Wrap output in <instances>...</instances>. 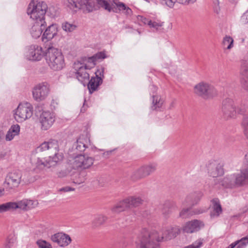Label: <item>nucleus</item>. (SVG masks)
<instances>
[{"label": "nucleus", "instance_id": "obj_1", "mask_svg": "<svg viewBox=\"0 0 248 248\" xmlns=\"http://www.w3.org/2000/svg\"><path fill=\"white\" fill-rule=\"evenodd\" d=\"M180 230L177 227H163L159 232L155 230L149 232L143 230L140 237L136 243V248H160L157 242L170 240L176 236Z\"/></svg>", "mask_w": 248, "mask_h": 248}, {"label": "nucleus", "instance_id": "obj_2", "mask_svg": "<svg viewBox=\"0 0 248 248\" xmlns=\"http://www.w3.org/2000/svg\"><path fill=\"white\" fill-rule=\"evenodd\" d=\"M47 6L46 4L40 0H32L29 5L27 14L33 20H35L31 30L32 37L37 38L41 35L46 26L44 16Z\"/></svg>", "mask_w": 248, "mask_h": 248}, {"label": "nucleus", "instance_id": "obj_3", "mask_svg": "<svg viewBox=\"0 0 248 248\" xmlns=\"http://www.w3.org/2000/svg\"><path fill=\"white\" fill-rule=\"evenodd\" d=\"M37 150L42 152L48 150L50 153L54 154L53 156H49L46 158H38L36 165L40 169H43L45 167L48 168L54 166L63 159L62 154L59 152V146L57 140H50L48 141H45L37 148Z\"/></svg>", "mask_w": 248, "mask_h": 248}, {"label": "nucleus", "instance_id": "obj_4", "mask_svg": "<svg viewBox=\"0 0 248 248\" xmlns=\"http://www.w3.org/2000/svg\"><path fill=\"white\" fill-rule=\"evenodd\" d=\"M218 183L226 188H234L248 184V168L242 167L240 172L227 175Z\"/></svg>", "mask_w": 248, "mask_h": 248}, {"label": "nucleus", "instance_id": "obj_5", "mask_svg": "<svg viewBox=\"0 0 248 248\" xmlns=\"http://www.w3.org/2000/svg\"><path fill=\"white\" fill-rule=\"evenodd\" d=\"M45 57L48 65L53 70H61L65 66L64 57L58 48L48 47L45 52Z\"/></svg>", "mask_w": 248, "mask_h": 248}, {"label": "nucleus", "instance_id": "obj_6", "mask_svg": "<svg viewBox=\"0 0 248 248\" xmlns=\"http://www.w3.org/2000/svg\"><path fill=\"white\" fill-rule=\"evenodd\" d=\"M33 107L28 102L20 103L14 111V117L18 123H22L30 118L32 115Z\"/></svg>", "mask_w": 248, "mask_h": 248}, {"label": "nucleus", "instance_id": "obj_7", "mask_svg": "<svg viewBox=\"0 0 248 248\" xmlns=\"http://www.w3.org/2000/svg\"><path fill=\"white\" fill-rule=\"evenodd\" d=\"M64 4L70 9L76 11L82 9L88 12L95 10L94 0H65Z\"/></svg>", "mask_w": 248, "mask_h": 248}, {"label": "nucleus", "instance_id": "obj_8", "mask_svg": "<svg viewBox=\"0 0 248 248\" xmlns=\"http://www.w3.org/2000/svg\"><path fill=\"white\" fill-rule=\"evenodd\" d=\"M142 200L140 197H128L115 205L112 208V211L114 213H119L124 211L127 208L138 206L142 203Z\"/></svg>", "mask_w": 248, "mask_h": 248}, {"label": "nucleus", "instance_id": "obj_9", "mask_svg": "<svg viewBox=\"0 0 248 248\" xmlns=\"http://www.w3.org/2000/svg\"><path fill=\"white\" fill-rule=\"evenodd\" d=\"M50 93V86L47 82L39 83L33 88L32 93L33 99L37 102L45 100Z\"/></svg>", "mask_w": 248, "mask_h": 248}, {"label": "nucleus", "instance_id": "obj_10", "mask_svg": "<svg viewBox=\"0 0 248 248\" xmlns=\"http://www.w3.org/2000/svg\"><path fill=\"white\" fill-rule=\"evenodd\" d=\"M94 158L85 155H79L74 158L72 165L74 169L84 170L89 169L93 164Z\"/></svg>", "mask_w": 248, "mask_h": 248}, {"label": "nucleus", "instance_id": "obj_11", "mask_svg": "<svg viewBox=\"0 0 248 248\" xmlns=\"http://www.w3.org/2000/svg\"><path fill=\"white\" fill-rule=\"evenodd\" d=\"M194 92L199 96L208 98L216 94L215 88L209 83L201 82L194 87Z\"/></svg>", "mask_w": 248, "mask_h": 248}, {"label": "nucleus", "instance_id": "obj_12", "mask_svg": "<svg viewBox=\"0 0 248 248\" xmlns=\"http://www.w3.org/2000/svg\"><path fill=\"white\" fill-rule=\"evenodd\" d=\"M22 174L20 172L15 171L9 173L5 178L3 185L8 190L17 188L21 182Z\"/></svg>", "mask_w": 248, "mask_h": 248}, {"label": "nucleus", "instance_id": "obj_13", "mask_svg": "<svg viewBox=\"0 0 248 248\" xmlns=\"http://www.w3.org/2000/svg\"><path fill=\"white\" fill-rule=\"evenodd\" d=\"M156 169V165L154 163L149 164L142 166L135 170L131 175L133 180L145 178L153 173Z\"/></svg>", "mask_w": 248, "mask_h": 248}, {"label": "nucleus", "instance_id": "obj_14", "mask_svg": "<svg viewBox=\"0 0 248 248\" xmlns=\"http://www.w3.org/2000/svg\"><path fill=\"white\" fill-rule=\"evenodd\" d=\"M221 112L222 116L225 120H228L235 116V107L232 99L227 98L223 101Z\"/></svg>", "mask_w": 248, "mask_h": 248}, {"label": "nucleus", "instance_id": "obj_15", "mask_svg": "<svg viewBox=\"0 0 248 248\" xmlns=\"http://www.w3.org/2000/svg\"><path fill=\"white\" fill-rule=\"evenodd\" d=\"M55 121V114L49 111H43L39 117V122L42 130L46 131L49 129Z\"/></svg>", "mask_w": 248, "mask_h": 248}, {"label": "nucleus", "instance_id": "obj_16", "mask_svg": "<svg viewBox=\"0 0 248 248\" xmlns=\"http://www.w3.org/2000/svg\"><path fill=\"white\" fill-rule=\"evenodd\" d=\"M73 67L76 71V75L77 79L84 85L89 79L90 75L87 71L88 69L82 66L81 62L79 61L75 62Z\"/></svg>", "mask_w": 248, "mask_h": 248}, {"label": "nucleus", "instance_id": "obj_17", "mask_svg": "<svg viewBox=\"0 0 248 248\" xmlns=\"http://www.w3.org/2000/svg\"><path fill=\"white\" fill-rule=\"evenodd\" d=\"M51 241L61 247H66L72 242L70 236L63 232H59L51 236Z\"/></svg>", "mask_w": 248, "mask_h": 248}, {"label": "nucleus", "instance_id": "obj_18", "mask_svg": "<svg viewBox=\"0 0 248 248\" xmlns=\"http://www.w3.org/2000/svg\"><path fill=\"white\" fill-rule=\"evenodd\" d=\"M204 226L203 222L201 220L194 219L187 222L183 227V231L186 233H194L199 231Z\"/></svg>", "mask_w": 248, "mask_h": 248}, {"label": "nucleus", "instance_id": "obj_19", "mask_svg": "<svg viewBox=\"0 0 248 248\" xmlns=\"http://www.w3.org/2000/svg\"><path fill=\"white\" fill-rule=\"evenodd\" d=\"M43 55L44 53L41 46L37 45H31L29 48L27 57L29 60L38 61L41 60Z\"/></svg>", "mask_w": 248, "mask_h": 248}, {"label": "nucleus", "instance_id": "obj_20", "mask_svg": "<svg viewBox=\"0 0 248 248\" xmlns=\"http://www.w3.org/2000/svg\"><path fill=\"white\" fill-rule=\"evenodd\" d=\"M105 58H106L105 53L103 52H99L92 57L85 58L81 62L82 65L88 70H90L95 66L98 60L103 59Z\"/></svg>", "mask_w": 248, "mask_h": 248}, {"label": "nucleus", "instance_id": "obj_21", "mask_svg": "<svg viewBox=\"0 0 248 248\" xmlns=\"http://www.w3.org/2000/svg\"><path fill=\"white\" fill-rule=\"evenodd\" d=\"M209 173L213 177L221 176L224 173L222 165L216 161L209 162L207 165Z\"/></svg>", "mask_w": 248, "mask_h": 248}, {"label": "nucleus", "instance_id": "obj_22", "mask_svg": "<svg viewBox=\"0 0 248 248\" xmlns=\"http://www.w3.org/2000/svg\"><path fill=\"white\" fill-rule=\"evenodd\" d=\"M90 145V137L88 134L80 135L75 144V149L79 152H83Z\"/></svg>", "mask_w": 248, "mask_h": 248}, {"label": "nucleus", "instance_id": "obj_23", "mask_svg": "<svg viewBox=\"0 0 248 248\" xmlns=\"http://www.w3.org/2000/svg\"><path fill=\"white\" fill-rule=\"evenodd\" d=\"M103 72V69H98L95 72L96 77L92 78L88 84V88L89 92L92 93L95 91L99 85L102 82V79L99 76H101V73Z\"/></svg>", "mask_w": 248, "mask_h": 248}, {"label": "nucleus", "instance_id": "obj_24", "mask_svg": "<svg viewBox=\"0 0 248 248\" xmlns=\"http://www.w3.org/2000/svg\"><path fill=\"white\" fill-rule=\"evenodd\" d=\"M58 32V27L56 24L49 26L44 32L42 39L43 42H47L53 39Z\"/></svg>", "mask_w": 248, "mask_h": 248}, {"label": "nucleus", "instance_id": "obj_25", "mask_svg": "<svg viewBox=\"0 0 248 248\" xmlns=\"http://www.w3.org/2000/svg\"><path fill=\"white\" fill-rule=\"evenodd\" d=\"M202 194L200 192L195 193L188 195L183 202L184 206L192 207L198 204L201 199Z\"/></svg>", "mask_w": 248, "mask_h": 248}, {"label": "nucleus", "instance_id": "obj_26", "mask_svg": "<svg viewBox=\"0 0 248 248\" xmlns=\"http://www.w3.org/2000/svg\"><path fill=\"white\" fill-rule=\"evenodd\" d=\"M241 73L242 76L241 82L244 87L248 89V56L243 61Z\"/></svg>", "mask_w": 248, "mask_h": 248}, {"label": "nucleus", "instance_id": "obj_27", "mask_svg": "<svg viewBox=\"0 0 248 248\" xmlns=\"http://www.w3.org/2000/svg\"><path fill=\"white\" fill-rule=\"evenodd\" d=\"M20 130V126L17 124H13L9 129L5 136V140L6 141H11L14 138L19 134Z\"/></svg>", "mask_w": 248, "mask_h": 248}, {"label": "nucleus", "instance_id": "obj_28", "mask_svg": "<svg viewBox=\"0 0 248 248\" xmlns=\"http://www.w3.org/2000/svg\"><path fill=\"white\" fill-rule=\"evenodd\" d=\"M212 203L213 204V210L211 213V216L212 217H217L222 213L221 205L217 199L213 200Z\"/></svg>", "mask_w": 248, "mask_h": 248}, {"label": "nucleus", "instance_id": "obj_29", "mask_svg": "<svg viewBox=\"0 0 248 248\" xmlns=\"http://www.w3.org/2000/svg\"><path fill=\"white\" fill-rule=\"evenodd\" d=\"M164 101V99L160 95H153L152 108L156 110L160 108L162 106Z\"/></svg>", "mask_w": 248, "mask_h": 248}, {"label": "nucleus", "instance_id": "obj_30", "mask_svg": "<svg viewBox=\"0 0 248 248\" xmlns=\"http://www.w3.org/2000/svg\"><path fill=\"white\" fill-rule=\"evenodd\" d=\"M222 46L224 49L230 50L233 47V39L228 35L225 36L222 41Z\"/></svg>", "mask_w": 248, "mask_h": 248}, {"label": "nucleus", "instance_id": "obj_31", "mask_svg": "<svg viewBox=\"0 0 248 248\" xmlns=\"http://www.w3.org/2000/svg\"><path fill=\"white\" fill-rule=\"evenodd\" d=\"M14 210L20 209L24 211H28V199H25L17 202H13Z\"/></svg>", "mask_w": 248, "mask_h": 248}, {"label": "nucleus", "instance_id": "obj_32", "mask_svg": "<svg viewBox=\"0 0 248 248\" xmlns=\"http://www.w3.org/2000/svg\"><path fill=\"white\" fill-rule=\"evenodd\" d=\"M12 202H5L0 204V214L14 211Z\"/></svg>", "mask_w": 248, "mask_h": 248}, {"label": "nucleus", "instance_id": "obj_33", "mask_svg": "<svg viewBox=\"0 0 248 248\" xmlns=\"http://www.w3.org/2000/svg\"><path fill=\"white\" fill-rule=\"evenodd\" d=\"M107 220V217L103 215H97L93 221L94 227H98L104 223Z\"/></svg>", "mask_w": 248, "mask_h": 248}, {"label": "nucleus", "instance_id": "obj_34", "mask_svg": "<svg viewBox=\"0 0 248 248\" xmlns=\"http://www.w3.org/2000/svg\"><path fill=\"white\" fill-rule=\"evenodd\" d=\"M98 4L105 10L110 12L113 11L114 4L106 0H97Z\"/></svg>", "mask_w": 248, "mask_h": 248}, {"label": "nucleus", "instance_id": "obj_35", "mask_svg": "<svg viewBox=\"0 0 248 248\" xmlns=\"http://www.w3.org/2000/svg\"><path fill=\"white\" fill-rule=\"evenodd\" d=\"M62 28L65 32H71L76 30L77 26L73 23L65 21L62 24Z\"/></svg>", "mask_w": 248, "mask_h": 248}, {"label": "nucleus", "instance_id": "obj_36", "mask_svg": "<svg viewBox=\"0 0 248 248\" xmlns=\"http://www.w3.org/2000/svg\"><path fill=\"white\" fill-rule=\"evenodd\" d=\"M116 5L119 8L120 10L124 11V13L126 16H131L132 15V10L129 7L126 6L124 3L119 2L116 3Z\"/></svg>", "mask_w": 248, "mask_h": 248}, {"label": "nucleus", "instance_id": "obj_37", "mask_svg": "<svg viewBox=\"0 0 248 248\" xmlns=\"http://www.w3.org/2000/svg\"><path fill=\"white\" fill-rule=\"evenodd\" d=\"M242 126L243 128L244 135L248 140V116L244 117L242 122Z\"/></svg>", "mask_w": 248, "mask_h": 248}, {"label": "nucleus", "instance_id": "obj_38", "mask_svg": "<svg viewBox=\"0 0 248 248\" xmlns=\"http://www.w3.org/2000/svg\"><path fill=\"white\" fill-rule=\"evenodd\" d=\"M203 245V240L201 239H198L192 244L188 245L184 248H200Z\"/></svg>", "mask_w": 248, "mask_h": 248}, {"label": "nucleus", "instance_id": "obj_39", "mask_svg": "<svg viewBox=\"0 0 248 248\" xmlns=\"http://www.w3.org/2000/svg\"><path fill=\"white\" fill-rule=\"evenodd\" d=\"M190 207L183 209L180 212V217L185 218L192 215L193 213L190 212Z\"/></svg>", "mask_w": 248, "mask_h": 248}, {"label": "nucleus", "instance_id": "obj_40", "mask_svg": "<svg viewBox=\"0 0 248 248\" xmlns=\"http://www.w3.org/2000/svg\"><path fill=\"white\" fill-rule=\"evenodd\" d=\"M37 244L39 248H52L50 244L44 240H38L37 242Z\"/></svg>", "mask_w": 248, "mask_h": 248}, {"label": "nucleus", "instance_id": "obj_41", "mask_svg": "<svg viewBox=\"0 0 248 248\" xmlns=\"http://www.w3.org/2000/svg\"><path fill=\"white\" fill-rule=\"evenodd\" d=\"M32 181L31 178L30 174L28 172H24L22 174V177L21 178V182H24L25 184H28L31 183Z\"/></svg>", "mask_w": 248, "mask_h": 248}, {"label": "nucleus", "instance_id": "obj_42", "mask_svg": "<svg viewBox=\"0 0 248 248\" xmlns=\"http://www.w3.org/2000/svg\"><path fill=\"white\" fill-rule=\"evenodd\" d=\"M163 23L158 22L156 21H153L152 20H150V22H148V25L150 28H153L155 29H158L159 27L162 26Z\"/></svg>", "mask_w": 248, "mask_h": 248}, {"label": "nucleus", "instance_id": "obj_43", "mask_svg": "<svg viewBox=\"0 0 248 248\" xmlns=\"http://www.w3.org/2000/svg\"><path fill=\"white\" fill-rule=\"evenodd\" d=\"M14 243V239L8 238L0 248H11Z\"/></svg>", "mask_w": 248, "mask_h": 248}, {"label": "nucleus", "instance_id": "obj_44", "mask_svg": "<svg viewBox=\"0 0 248 248\" xmlns=\"http://www.w3.org/2000/svg\"><path fill=\"white\" fill-rule=\"evenodd\" d=\"M207 210V208L205 207H199L194 209L192 211L193 215H199L205 212Z\"/></svg>", "mask_w": 248, "mask_h": 248}, {"label": "nucleus", "instance_id": "obj_45", "mask_svg": "<svg viewBox=\"0 0 248 248\" xmlns=\"http://www.w3.org/2000/svg\"><path fill=\"white\" fill-rule=\"evenodd\" d=\"M38 203L37 201H33L28 199V210L36 207Z\"/></svg>", "mask_w": 248, "mask_h": 248}, {"label": "nucleus", "instance_id": "obj_46", "mask_svg": "<svg viewBox=\"0 0 248 248\" xmlns=\"http://www.w3.org/2000/svg\"><path fill=\"white\" fill-rule=\"evenodd\" d=\"M241 21L244 24H248V10L241 16Z\"/></svg>", "mask_w": 248, "mask_h": 248}, {"label": "nucleus", "instance_id": "obj_47", "mask_svg": "<svg viewBox=\"0 0 248 248\" xmlns=\"http://www.w3.org/2000/svg\"><path fill=\"white\" fill-rule=\"evenodd\" d=\"M177 1L182 4L185 5H188L189 4H192L195 3L197 0H177Z\"/></svg>", "mask_w": 248, "mask_h": 248}, {"label": "nucleus", "instance_id": "obj_48", "mask_svg": "<svg viewBox=\"0 0 248 248\" xmlns=\"http://www.w3.org/2000/svg\"><path fill=\"white\" fill-rule=\"evenodd\" d=\"M162 4L166 5L170 8H172L175 2L173 0H161Z\"/></svg>", "mask_w": 248, "mask_h": 248}, {"label": "nucleus", "instance_id": "obj_49", "mask_svg": "<svg viewBox=\"0 0 248 248\" xmlns=\"http://www.w3.org/2000/svg\"><path fill=\"white\" fill-rule=\"evenodd\" d=\"M137 19L139 21H141L144 24H148V22H150V20H149L148 19L146 18L145 17H144L143 16H137Z\"/></svg>", "mask_w": 248, "mask_h": 248}, {"label": "nucleus", "instance_id": "obj_50", "mask_svg": "<svg viewBox=\"0 0 248 248\" xmlns=\"http://www.w3.org/2000/svg\"><path fill=\"white\" fill-rule=\"evenodd\" d=\"M74 190V188H72L69 186H66L63 188H62L60 189V191H62L64 192H69L70 191Z\"/></svg>", "mask_w": 248, "mask_h": 248}, {"label": "nucleus", "instance_id": "obj_51", "mask_svg": "<svg viewBox=\"0 0 248 248\" xmlns=\"http://www.w3.org/2000/svg\"><path fill=\"white\" fill-rule=\"evenodd\" d=\"M7 155V153L5 151H0V159H2Z\"/></svg>", "mask_w": 248, "mask_h": 248}, {"label": "nucleus", "instance_id": "obj_52", "mask_svg": "<svg viewBox=\"0 0 248 248\" xmlns=\"http://www.w3.org/2000/svg\"><path fill=\"white\" fill-rule=\"evenodd\" d=\"M245 162L248 166V152L245 155ZM247 168H248V167Z\"/></svg>", "mask_w": 248, "mask_h": 248}, {"label": "nucleus", "instance_id": "obj_53", "mask_svg": "<svg viewBox=\"0 0 248 248\" xmlns=\"http://www.w3.org/2000/svg\"><path fill=\"white\" fill-rule=\"evenodd\" d=\"M236 246H237V243L236 241L230 244L228 248H234Z\"/></svg>", "mask_w": 248, "mask_h": 248}, {"label": "nucleus", "instance_id": "obj_54", "mask_svg": "<svg viewBox=\"0 0 248 248\" xmlns=\"http://www.w3.org/2000/svg\"><path fill=\"white\" fill-rule=\"evenodd\" d=\"M4 189L3 188H0V197L3 195Z\"/></svg>", "mask_w": 248, "mask_h": 248}, {"label": "nucleus", "instance_id": "obj_55", "mask_svg": "<svg viewBox=\"0 0 248 248\" xmlns=\"http://www.w3.org/2000/svg\"><path fill=\"white\" fill-rule=\"evenodd\" d=\"M173 106H174V102H172L171 105H170V108L173 107Z\"/></svg>", "mask_w": 248, "mask_h": 248}, {"label": "nucleus", "instance_id": "obj_56", "mask_svg": "<svg viewBox=\"0 0 248 248\" xmlns=\"http://www.w3.org/2000/svg\"><path fill=\"white\" fill-rule=\"evenodd\" d=\"M56 103V104H57V103H56V102H55V101H54V100H53V101H52V103Z\"/></svg>", "mask_w": 248, "mask_h": 248}, {"label": "nucleus", "instance_id": "obj_57", "mask_svg": "<svg viewBox=\"0 0 248 248\" xmlns=\"http://www.w3.org/2000/svg\"><path fill=\"white\" fill-rule=\"evenodd\" d=\"M152 87L154 88L155 89V87H154V86H152Z\"/></svg>", "mask_w": 248, "mask_h": 248}, {"label": "nucleus", "instance_id": "obj_58", "mask_svg": "<svg viewBox=\"0 0 248 248\" xmlns=\"http://www.w3.org/2000/svg\"><path fill=\"white\" fill-rule=\"evenodd\" d=\"M53 104H55V103H52L51 105H52Z\"/></svg>", "mask_w": 248, "mask_h": 248}]
</instances>
